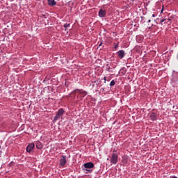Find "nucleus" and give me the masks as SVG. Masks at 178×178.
<instances>
[{
    "mask_svg": "<svg viewBox=\"0 0 178 178\" xmlns=\"http://www.w3.org/2000/svg\"><path fill=\"white\" fill-rule=\"evenodd\" d=\"M115 49H117L118 48V44H115Z\"/></svg>",
    "mask_w": 178,
    "mask_h": 178,
    "instance_id": "18",
    "label": "nucleus"
},
{
    "mask_svg": "<svg viewBox=\"0 0 178 178\" xmlns=\"http://www.w3.org/2000/svg\"><path fill=\"white\" fill-rule=\"evenodd\" d=\"M151 19L147 20V28L151 29L153 26V24L151 23Z\"/></svg>",
    "mask_w": 178,
    "mask_h": 178,
    "instance_id": "12",
    "label": "nucleus"
},
{
    "mask_svg": "<svg viewBox=\"0 0 178 178\" xmlns=\"http://www.w3.org/2000/svg\"><path fill=\"white\" fill-rule=\"evenodd\" d=\"M151 17H155V15L152 14Z\"/></svg>",
    "mask_w": 178,
    "mask_h": 178,
    "instance_id": "20",
    "label": "nucleus"
},
{
    "mask_svg": "<svg viewBox=\"0 0 178 178\" xmlns=\"http://www.w3.org/2000/svg\"><path fill=\"white\" fill-rule=\"evenodd\" d=\"M70 27V24H65L64 28L65 29V31H67V28Z\"/></svg>",
    "mask_w": 178,
    "mask_h": 178,
    "instance_id": "15",
    "label": "nucleus"
},
{
    "mask_svg": "<svg viewBox=\"0 0 178 178\" xmlns=\"http://www.w3.org/2000/svg\"><path fill=\"white\" fill-rule=\"evenodd\" d=\"M67 163V156L65 155L62 156L60 159V166L62 168H65Z\"/></svg>",
    "mask_w": 178,
    "mask_h": 178,
    "instance_id": "4",
    "label": "nucleus"
},
{
    "mask_svg": "<svg viewBox=\"0 0 178 178\" xmlns=\"http://www.w3.org/2000/svg\"><path fill=\"white\" fill-rule=\"evenodd\" d=\"M35 147V144L34 143H30L29 145H28V146L26 147V152L31 153L32 152V150L34 149Z\"/></svg>",
    "mask_w": 178,
    "mask_h": 178,
    "instance_id": "6",
    "label": "nucleus"
},
{
    "mask_svg": "<svg viewBox=\"0 0 178 178\" xmlns=\"http://www.w3.org/2000/svg\"><path fill=\"white\" fill-rule=\"evenodd\" d=\"M172 178H177V177H172Z\"/></svg>",
    "mask_w": 178,
    "mask_h": 178,
    "instance_id": "21",
    "label": "nucleus"
},
{
    "mask_svg": "<svg viewBox=\"0 0 178 178\" xmlns=\"http://www.w3.org/2000/svg\"><path fill=\"white\" fill-rule=\"evenodd\" d=\"M115 82L114 81V80H113V81L111 82L110 86H111V87H113V86H115Z\"/></svg>",
    "mask_w": 178,
    "mask_h": 178,
    "instance_id": "16",
    "label": "nucleus"
},
{
    "mask_svg": "<svg viewBox=\"0 0 178 178\" xmlns=\"http://www.w3.org/2000/svg\"><path fill=\"white\" fill-rule=\"evenodd\" d=\"M80 92V95H81V97H85L87 95V92L84 90L83 91H79Z\"/></svg>",
    "mask_w": 178,
    "mask_h": 178,
    "instance_id": "13",
    "label": "nucleus"
},
{
    "mask_svg": "<svg viewBox=\"0 0 178 178\" xmlns=\"http://www.w3.org/2000/svg\"><path fill=\"white\" fill-rule=\"evenodd\" d=\"M80 91H83V90L76 89L72 92L71 95L75 96L76 92L79 93L80 95Z\"/></svg>",
    "mask_w": 178,
    "mask_h": 178,
    "instance_id": "10",
    "label": "nucleus"
},
{
    "mask_svg": "<svg viewBox=\"0 0 178 178\" xmlns=\"http://www.w3.org/2000/svg\"><path fill=\"white\" fill-rule=\"evenodd\" d=\"M106 10H102V9H100V10H99V16L100 17H104L106 16Z\"/></svg>",
    "mask_w": 178,
    "mask_h": 178,
    "instance_id": "8",
    "label": "nucleus"
},
{
    "mask_svg": "<svg viewBox=\"0 0 178 178\" xmlns=\"http://www.w3.org/2000/svg\"><path fill=\"white\" fill-rule=\"evenodd\" d=\"M104 83H106V76L104 77Z\"/></svg>",
    "mask_w": 178,
    "mask_h": 178,
    "instance_id": "19",
    "label": "nucleus"
},
{
    "mask_svg": "<svg viewBox=\"0 0 178 178\" xmlns=\"http://www.w3.org/2000/svg\"><path fill=\"white\" fill-rule=\"evenodd\" d=\"M165 22H166V19H163L161 20V23H163Z\"/></svg>",
    "mask_w": 178,
    "mask_h": 178,
    "instance_id": "17",
    "label": "nucleus"
},
{
    "mask_svg": "<svg viewBox=\"0 0 178 178\" xmlns=\"http://www.w3.org/2000/svg\"><path fill=\"white\" fill-rule=\"evenodd\" d=\"M149 118H150L151 120H157V114L155 113H150V114H149Z\"/></svg>",
    "mask_w": 178,
    "mask_h": 178,
    "instance_id": "7",
    "label": "nucleus"
},
{
    "mask_svg": "<svg viewBox=\"0 0 178 178\" xmlns=\"http://www.w3.org/2000/svg\"><path fill=\"white\" fill-rule=\"evenodd\" d=\"M125 56H126V54H125V51L124 50H120V51H117V56L120 59H123Z\"/></svg>",
    "mask_w": 178,
    "mask_h": 178,
    "instance_id": "5",
    "label": "nucleus"
},
{
    "mask_svg": "<svg viewBox=\"0 0 178 178\" xmlns=\"http://www.w3.org/2000/svg\"><path fill=\"white\" fill-rule=\"evenodd\" d=\"M64 113H65V110L63 108H60L56 113V116H54V122H57V120H58V119H60V117L63 115Z\"/></svg>",
    "mask_w": 178,
    "mask_h": 178,
    "instance_id": "2",
    "label": "nucleus"
},
{
    "mask_svg": "<svg viewBox=\"0 0 178 178\" xmlns=\"http://www.w3.org/2000/svg\"><path fill=\"white\" fill-rule=\"evenodd\" d=\"M177 74L178 75V72L177 73Z\"/></svg>",
    "mask_w": 178,
    "mask_h": 178,
    "instance_id": "22",
    "label": "nucleus"
},
{
    "mask_svg": "<svg viewBox=\"0 0 178 178\" xmlns=\"http://www.w3.org/2000/svg\"><path fill=\"white\" fill-rule=\"evenodd\" d=\"M83 167L85 168L86 173H90L92 172V170H90L95 167V164L92 162H88L83 164Z\"/></svg>",
    "mask_w": 178,
    "mask_h": 178,
    "instance_id": "1",
    "label": "nucleus"
},
{
    "mask_svg": "<svg viewBox=\"0 0 178 178\" xmlns=\"http://www.w3.org/2000/svg\"><path fill=\"white\" fill-rule=\"evenodd\" d=\"M118 156L116 154V151L114 150L113 153V155H112V158L111 159V163L115 165L118 163Z\"/></svg>",
    "mask_w": 178,
    "mask_h": 178,
    "instance_id": "3",
    "label": "nucleus"
},
{
    "mask_svg": "<svg viewBox=\"0 0 178 178\" xmlns=\"http://www.w3.org/2000/svg\"><path fill=\"white\" fill-rule=\"evenodd\" d=\"M36 147L39 149H41L42 148V145L39 141H38L36 143Z\"/></svg>",
    "mask_w": 178,
    "mask_h": 178,
    "instance_id": "11",
    "label": "nucleus"
},
{
    "mask_svg": "<svg viewBox=\"0 0 178 178\" xmlns=\"http://www.w3.org/2000/svg\"><path fill=\"white\" fill-rule=\"evenodd\" d=\"M165 24H166L168 25H170L172 24L171 19H168L167 21L165 22Z\"/></svg>",
    "mask_w": 178,
    "mask_h": 178,
    "instance_id": "14",
    "label": "nucleus"
},
{
    "mask_svg": "<svg viewBox=\"0 0 178 178\" xmlns=\"http://www.w3.org/2000/svg\"><path fill=\"white\" fill-rule=\"evenodd\" d=\"M48 4L50 6H54L56 5V2L55 1V0H48Z\"/></svg>",
    "mask_w": 178,
    "mask_h": 178,
    "instance_id": "9",
    "label": "nucleus"
}]
</instances>
